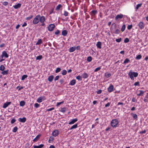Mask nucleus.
I'll return each instance as SVG.
<instances>
[{
  "mask_svg": "<svg viewBox=\"0 0 148 148\" xmlns=\"http://www.w3.org/2000/svg\"><path fill=\"white\" fill-rule=\"evenodd\" d=\"M138 74L137 72L132 71V70H130L128 74L129 77L132 80H134V77H136L138 76Z\"/></svg>",
  "mask_w": 148,
  "mask_h": 148,
  "instance_id": "nucleus-1",
  "label": "nucleus"
},
{
  "mask_svg": "<svg viewBox=\"0 0 148 148\" xmlns=\"http://www.w3.org/2000/svg\"><path fill=\"white\" fill-rule=\"evenodd\" d=\"M119 121L116 119H114L112 120L110 123L111 126L113 128H116L118 126Z\"/></svg>",
  "mask_w": 148,
  "mask_h": 148,
  "instance_id": "nucleus-2",
  "label": "nucleus"
},
{
  "mask_svg": "<svg viewBox=\"0 0 148 148\" xmlns=\"http://www.w3.org/2000/svg\"><path fill=\"white\" fill-rule=\"evenodd\" d=\"M42 18L40 15L38 14L36 16L33 21V23L34 24H36L38 23L39 21H40V19Z\"/></svg>",
  "mask_w": 148,
  "mask_h": 148,
  "instance_id": "nucleus-3",
  "label": "nucleus"
},
{
  "mask_svg": "<svg viewBox=\"0 0 148 148\" xmlns=\"http://www.w3.org/2000/svg\"><path fill=\"white\" fill-rule=\"evenodd\" d=\"M55 27L54 24H51L49 25L48 27V30L49 31H52Z\"/></svg>",
  "mask_w": 148,
  "mask_h": 148,
  "instance_id": "nucleus-4",
  "label": "nucleus"
},
{
  "mask_svg": "<svg viewBox=\"0 0 148 148\" xmlns=\"http://www.w3.org/2000/svg\"><path fill=\"white\" fill-rule=\"evenodd\" d=\"M46 99V98L45 96H41L37 99V101L38 103H40L42 102V101L45 100Z\"/></svg>",
  "mask_w": 148,
  "mask_h": 148,
  "instance_id": "nucleus-5",
  "label": "nucleus"
},
{
  "mask_svg": "<svg viewBox=\"0 0 148 148\" xmlns=\"http://www.w3.org/2000/svg\"><path fill=\"white\" fill-rule=\"evenodd\" d=\"M40 22L41 23V25L42 26H44L45 25V24L44 23V22L45 21V17L44 16H42L41 19H40Z\"/></svg>",
  "mask_w": 148,
  "mask_h": 148,
  "instance_id": "nucleus-6",
  "label": "nucleus"
},
{
  "mask_svg": "<svg viewBox=\"0 0 148 148\" xmlns=\"http://www.w3.org/2000/svg\"><path fill=\"white\" fill-rule=\"evenodd\" d=\"M138 26L139 28L140 29H142L144 27V25L142 21H140L138 24Z\"/></svg>",
  "mask_w": 148,
  "mask_h": 148,
  "instance_id": "nucleus-7",
  "label": "nucleus"
},
{
  "mask_svg": "<svg viewBox=\"0 0 148 148\" xmlns=\"http://www.w3.org/2000/svg\"><path fill=\"white\" fill-rule=\"evenodd\" d=\"M123 17V15L122 14H118L115 17V20L116 21L117 20L119 19L122 18Z\"/></svg>",
  "mask_w": 148,
  "mask_h": 148,
  "instance_id": "nucleus-8",
  "label": "nucleus"
},
{
  "mask_svg": "<svg viewBox=\"0 0 148 148\" xmlns=\"http://www.w3.org/2000/svg\"><path fill=\"white\" fill-rule=\"evenodd\" d=\"M112 26H114V28H116V25L115 23H113L112 24ZM115 29V30L114 31V33L115 34H119L120 32V30L118 29Z\"/></svg>",
  "mask_w": 148,
  "mask_h": 148,
  "instance_id": "nucleus-9",
  "label": "nucleus"
},
{
  "mask_svg": "<svg viewBox=\"0 0 148 148\" xmlns=\"http://www.w3.org/2000/svg\"><path fill=\"white\" fill-rule=\"evenodd\" d=\"M59 131L57 130H54L52 133V135L55 137L57 136L59 134Z\"/></svg>",
  "mask_w": 148,
  "mask_h": 148,
  "instance_id": "nucleus-10",
  "label": "nucleus"
},
{
  "mask_svg": "<svg viewBox=\"0 0 148 148\" xmlns=\"http://www.w3.org/2000/svg\"><path fill=\"white\" fill-rule=\"evenodd\" d=\"M114 89V86H113L112 85V84H111L110 86L108 88V91L110 92H111Z\"/></svg>",
  "mask_w": 148,
  "mask_h": 148,
  "instance_id": "nucleus-11",
  "label": "nucleus"
},
{
  "mask_svg": "<svg viewBox=\"0 0 148 148\" xmlns=\"http://www.w3.org/2000/svg\"><path fill=\"white\" fill-rule=\"evenodd\" d=\"M11 102H6L5 103L3 106V108H7L9 105L11 104Z\"/></svg>",
  "mask_w": 148,
  "mask_h": 148,
  "instance_id": "nucleus-12",
  "label": "nucleus"
},
{
  "mask_svg": "<svg viewBox=\"0 0 148 148\" xmlns=\"http://www.w3.org/2000/svg\"><path fill=\"white\" fill-rule=\"evenodd\" d=\"M78 119L77 118H76L75 119H73L71 120V121L69 122L68 123L69 125H71L74 124L75 122L77 121Z\"/></svg>",
  "mask_w": 148,
  "mask_h": 148,
  "instance_id": "nucleus-13",
  "label": "nucleus"
},
{
  "mask_svg": "<svg viewBox=\"0 0 148 148\" xmlns=\"http://www.w3.org/2000/svg\"><path fill=\"white\" fill-rule=\"evenodd\" d=\"M97 13V11L96 10H92L90 13V14L92 16H95Z\"/></svg>",
  "mask_w": 148,
  "mask_h": 148,
  "instance_id": "nucleus-14",
  "label": "nucleus"
},
{
  "mask_svg": "<svg viewBox=\"0 0 148 148\" xmlns=\"http://www.w3.org/2000/svg\"><path fill=\"white\" fill-rule=\"evenodd\" d=\"M18 121L19 122L24 123L26 121V118L24 117L22 118H19L18 119Z\"/></svg>",
  "mask_w": 148,
  "mask_h": 148,
  "instance_id": "nucleus-15",
  "label": "nucleus"
},
{
  "mask_svg": "<svg viewBox=\"0 0 148 148\" xmlns=\"http://www.w3.org/2000/svg\"><path fill=\"white\" fill-rule=\"evenodd\" d=\"M21 4L20 3H18L16 5L13 6V7L15 9H17L20 8L21 6Z\"/></svg>",
  "mask_w": 148,
  "mask_h": 148,
  "instance_id": "nucleus-16",
  "label": "nucleus"
},
{
  "mask_svg": "<svg viewBox=\"0 0 148 148\" xmlns=\"http://www.w3.org/2000/svg\"><path fill=\"white\" fill-rule=\"evenodd\" d=\"M44 146V145L41 144L38 146L34 145L33 146V147L34 148H42Z\"/></svg>",
  "mask_w": 148,
  "mask_h": 148,
  "instance_id": "nucleus-17",
  "label": "nucleus"
},
{
  "mask_svg": "<svg viewBox=\"0 0 148 148\" xmlns=\"http://www.w3.org/2000/svg\"><path fill=\"white\" fill-rule=\"evenodd\" d=\"M41 136V134H38V135H37L36 136L35 138L34 139V140H33V141L34 142H35L37 141L40 138Z\"/></svg>",
  "mask_w": 148,
  "mask_h": 148,
  "instance_id": "nucleus-18",
  "label": "nucleus"
},
{
  "mask_svg": "<svg viewBox=\"0 0 148 148\" xmlns=\"http://www.w3.org/2000/svg\"><path fill=\"white\" fill-rule=\"evenodd\" d=\"M76 83V80L74 79L70 81L69 85L71 86H73Z\"/></svg>",
  "mask_w": 148,
  "mask_h": 148,
  "instance_id": "nucleus-19",
  "label": "nucleus"
},
{
  "mask_svg": "<svg viewBox=\"0 0 148 148\" xmlns=\"http://www.w3.org/2000/svg\"><path fill=\"white\" fill-rule=\"evenodd\" d=\"M76 48L75 47H72L69 48V51L70 52H72L75 51Z\"/></svg>",
  "mask_w": 148,
  "mask_h": 148,
  "instance_id": "nucleus-20",
  "label": "nucleus"
},
{
  "mask_svg": "<svg viewBox=\"0 0 148 148\" xmlns=\"http://www.w3.org/2000/svg\"><path fill=\"white\" fill-rule=\"evenodd\" d=\"M111 76V73L108 72H106L105 73L104 76L107 78H108Z\"/></svg>",
  "mask_w": 148,
  "mask_h": 148,
  "instance_id": "nucleus-21",
  "label": "nucleus"
},
{
  "mask_svg": "<svg viewBox=\"0 0 148 148\" xmlns=\"http://www.w3.org/2000/svg\"><path fill=\"white\" fill-rule=\"evenodd\" d=\"M54 77V76L53 75H51L48 77V80L49 82H52L53 80Z\"/></svg>",
  "mask_w": 148,
  "mask_h": 148,
  "instance_id": "nucleus-22",
  "label": "nucleus"
},
{
  "mask_svg": "<svg viewBox=\"0 0 148 148\" xmlns=\"http://www.w3.org/2000/svg\"><path fill=\"white\" fill-rule=\"evenodd\" d=\"M101 42L99 41L97 42L96 46L98 48L101 49Z\"/></svg>",
  "mask_w": 148,
  "mask_h": 148,
  "instance_id": "nucleus-23",
  "label": "nucleus"
},
{
  "mask_svg": "<svg viewBox=\"0 0 148 148\" xmlns=\"http://www.w3.org/2000/svg\"><path fill=\"white\" fill-rule=\"evenodd\" d=\"M67 34V32L66 30H63L62 32V34L64 36H66Z\"/></svg>",
  "mask_w": 148,
  "mask_h": 148,
  "instance_id": "nucleus-24",
  "label": "nucleus"
},
{
  "mask_svg": "<svg viewBox=\"0 0 148 148\" xmlns=\"http://www.w3.org/2000/svg\"><path fill=\"white\" fill-rule=\"evenodd\" d=\"M9 70L8 69L7 70H5L2 71L1 72V73L3 74V75H7L8 73Z\"/></svg>",
  "mask_w": 148,
  "mask_h": 148,
  "instance_id": "nucleus-25",
  "label": "nucleus"
},
{
  "mask_svg": "<svg viewBox=\"0 0 148 148\" xmlns=\"http://www.w3.org/2000/svg\"><path fill=\"white\" fill-rule=\"evenodd\" d=\"M88 76V75L86 73H84L82 75V77L84 79L87 78Z\"/></svg>",
  "mask_w": 148,
  "mask_h": 148,
  "instance_id": "nucleus-26",
  "label": "nucleus"
},
{
  "mask_svg": "<svg viewBox=\"0 0 148 148\" xmlns=\"http://www.w3.org/2000/svg\"><path fill=\"white\" fill-rule=\"evenodd\" d=\"M25 102L24 101H21L20 102L19 104L21 106L23 107L25 106Z\"/></svg>",
  "mask_w": 148,
  "mask_h": 148,
  "instance_id": "nucleus-27",
  "label": "nucleus"
},
{
  "mask_svg": "<svg viewBox=\"0 0 148 148\" xmlns=\"http://www.w3.org/2000/svg\"><path fill=\"white\" fill-rule=\"evenodd\" d=\"M77 127V123L76 124L73 125L70 129V130H72L73 129H75Z\"/></svg>",
  "mask_w": 148,
  "mask_h": 148,
  "instance_id": "nucleus-28",
  "label": "nucleus"
},
{
  "mask_svg": "<svg viewBox=\"0 0 148 148\" xmlns=\"http://www.w3.org/2000/svg\"><path fill=\"white\" fill-rule=\"evenodd\" d=\"M142 5V3H141L140 4H138L136 5V11H137L139 8L141 7Z\"/></svg>",
  "mask_w": 148,
  "mask_h": 148,
  "instance_id": "nucleus-29",
  "label": "nucleus"
},
{
  "mask_svg": "<svg viewBox=\"0 0 148 148\" xmlns=\"http://www.w3.org/2000/svg\"><path fill=\"white\" fill-rule=\"evenodd\" d=\"M139 91L140 92L139 94H137V95L138 96H143L144 93V92L142 90H139Z\"/></svg>",
  "mask_w": 148,
  "mask_h": 148,
  "instance_id": "nucleus-30",
  "label": "nucleus"
},
{
  "mask_svg": "<svg viewBox=\"0 0 148 148\" xmlns=\"http://www.w3.org/2000/svg\"><path fill=\"white\" fill-rule=\"evenodd\" d=\"M3 54V55L4 57L6 58H7L8 57V55L7 52L5 51H3L2 52Z\"/></svg>",
  "mask_w": 148,
  "mask_h": 148,
  "instance_id": "nucleus-31",
  "label": "nucleus"
},
{
  "mask_svg": "<svg viewBox=\"0 0 148 148\" xmlns=\"http://www.w3.org/2000/svg\"><path fill=\"white\" fill-rule=\"evenodd\" d=\"M62 7V5L61 4H59L58 5L56 8V10H60V8H61Z\"/></svg>",
  "mask_w": 148,
  "mask_h": 148,
  "instance_id": "nucleus-32",
  "label": "nucleus"
},
{
  "mask_svg": "<svg viewBox=\"0 0 148 148\" xmlns=\"http://www.w3.org/2000/svg\"><path fill=\"white\" fill-rule=\"evenodd\" d=\"M131 114L132 115L133 118L134 119H136L137 118V116L136 114H134L133 113H131Z\"/></svg>",
  "mask_w": 148,
  "mask_h": 148,
  "instance_id": "nucleus-33",
  "label": "nucleus"
},
{
  "mask_svg": "<svg viewBox=\"0 0 148 148\" xmlns=\"http://www.w3.org/2000/svg\"><path fill=\"white\" fill-rule=\"evenodd\" d=\"M27 75H24L22 76L21 78V80H24L25 78H27Z\"/></svg>",
  "mask_w": 148,
  "mask_h": 148,
  "instance_id": "nucleus-34",
  "label": "nucleus"
},
{
  "mask_svg": "<svg viewBox=\"0 0 148 148\" xmlns=\"http://www.w3.org/2000/svg\"><path fill=\"white\" fill-rule=\"evenodd\" d=\"M42 42V40L41 39H39L36 43V45H40Z\"/></svg>",
  "mask_w": 148,
  "mask_h": 148,
  "instance_id": "nucleus-35",
  "label": "nucleus"
},
{
  "mask_svg": "<svg viewBox=\"0 0 148 148\" xmlns=\"http://www.w3.org/2000/svg\"><path fill=\"white\" fill-rule=\"evenodd\" d=\"M130 62V60L129 59L127 58L123 62V64H125L126 63H128V62Z\"/></svg>",
  "mask_w": 148,
  "mask_h": 148,
  "instance_id": "nucleus-36",
  "label": "nucleus"
},
{
  "mask_svg": "<svg viewBox=\"0 0 148 148\" xmlns=\"http://www.w3.org/2000/svg\"><path fill=\"white\" fill-rule=\"evenodd\" d=\"M43 58L42 55H39L36 57V60H41Z\"/></svg>",
  "mask_w": 148,
  "mask_h": 148,
  "instance_id": "nucleus-37",
  "label": "nucleus"
},
{
  "mask_svg": "<svg viewBox=\"0 0 148 148\" xmlns=\"http://www.w3.org/2000/svg\"><path fill=\"white\" fill-rule=\"evenodd\" d=\"M62 74L63 75H65L67 73V71L65 70H64L62 71Z\"/></svg>",
  "mask_w": 148,
  "mask_h": 148,
  "instance_id": "nucleus-38",
  "label": "nucleus"
},
{
  "mask_svg": "<svg viewBox=\"0 0 148 148\" xmlns=\"http://www.w3.org/2000/svg\"><path fill=\"white\" fill-rule=\"evenodd\" d=\"M92 57L90 56H89L87 58V60L88 62H91L92 61Z\"/></svg>",
  "mask_w": 148,
  "mask_h": 148,
  "instance_id": "nucleus-39",
  "label": "nucleus"
},
{
  "mask_svg": "<svg viewBox=\"0 0 148 148\" xmlns=\"http://www.w3.org/2000/svg\"><path fill=\"white\" fill-rule=\"evenodd\" d=\"M66 108L65 107H64V108H62L61 109V110H60V111L64 113L66 111Z\"/></svg>",
  "mask_w": 148,
  "mask_h": 148,
  "instance_id": "nucleus-40",
  "label": "nucleus"
},
{
  "mask_svg": "<svg viewBox=\"0 0 148 148\" xmlns=\"http://www.w3.org/2000/svg\"><path fill=\"white\" fill-rule=\"evenodd\" d=\"M5 69V67L3 65H1L0 66V70L3 71Z\"/></svg>",
  "mask_w": 148,
  "mask_h": 148,
  "instance_id": "nucleus-41",
  "label": "nucleus"
},
{
  "mask_svg": "<svg viewBox=\"0 0 148 148\" xmlns=\"http://www.w3.org/2000/svg\"><path fill=\"white\" fill-rule=\"evenodd\" d=\"M142 58V56L141 55H138L136 56V60H139L140 59Z\"/></svg>",
  "mask_w": 148,
  "mask_h": 148,
  "instance_id": "nucleus-42",
  "label": "nucleus"
},
{
  "mask_svg": "<svg viewBox=\"0 0 148 148\" xmlns=\"http://www.w3.org/2000/svg\"><path fill=\"white\" fill-rule=\"evenodd\" d=\"M17 130L18 127H17L16 126L13 128L12 130V132H17Z\"/></svg>",
  "mask_w": 148,
  "mask_h": 148,
  "instance_id": "nucleus-43",
  "label": "nucleus"
},
{
  "mask_svg": "<svg viewBox=\"0 0 148 148\" xmlns=\"http://www.w3.org/2000/svg\"><path fill=\"white\" fill-rule=\"evenodd\" d=\"M61 70V69L60 68L58 67L56 69V70L55 72L56 73H58L60 72Z\"/></svg>",
  "mask_w": 148,
  "mask_h": 148,
  "instance_id": "nucleus-44",
  "label": "nucleus"
},
{
  "mask_svg": "<svg viewBox=\"0 0 148 148\" xmlns=\"http://www.w3.org/2000/svg\"><path fill=\"white\" fill-rule=\"evenodd\" d=\"M101 69V67L100 66L96 68L94 71V72H97L99 71Z\"/></svg>",
  "mask_w": 148,
  "mask_h": 148,
  "instance_id": "nucleus-45",
  "label": "nucleus"
},
{
  "mask_svg": "<svg viewBox=\"0 0 148 148\" xmlns=\"http://www.w3.org/2000/svg\"><path fill=\"white\" fill-rule=\"evenodd\" d=\"M134 85L135 86H140L139 82H135L134 84Z\"/></svg>",
  "mask_w": 148,
  "mask_h": 148,
  "instance_id": "nucleus-46",
  "label": "nucleus"
},
{
  "mask_svg": "<svg viewBox=\"0 0 148 148\" xmlns=\"http://www.w3.org/2000/svg\"><path fill=\"white\" fill-rule=\"evenodd\" d=\"M69 14V12H68L64 11L63 14L65 16H68Z\"/></svg>",
  "mask_w": 148,
  "mask_h": 148,
  "instance_id": "nucleus-47",
  "label": "nucleus"
},
{
  "mask_svg": "<svg viewBox=\"0 0 148 148\" xmlns=\"http://www.w3.org/2000/svg\"><path fill=\"white\" fill-rule=\"evenodd\" d=\"M16 121V120L15 119L13 118L12 119L11 121V124L14 123Z\"/></svg>",
  "mask_w": 148,
  "mask_h": 148,
  "instance_id": "nucleus-48",
  "label": "nucleus"
},
{
  "mask_svg": "<svg viewBox=\"0 0 148 148\" xmlns=\"http://www.w3.org/2000/svg\"><path fill=\"white\" fill-rule=\"evenodd\" d=\"M33 17V15H31L30 16L27 17L26 18V19L27 20H30Z\"/></svg>",
  "mask_w": 148,
  "mask_h": 148,
  "instance_id": "nucleus-49",
  "label": "nucleus"
},
{
  "mask_svg": "<svg viewBox=\"0 0 148 148\" xmlns=\"http://www.w3.org/2000/svg\"><path fill=\"white\" fill-rule=\"evenodd\" d=\"M129 39L127 38H126L124 40V42L125 43H127L129 41Z\"/></svg>",
  "mask_w": 148,
  "mask_h": 148,
  "instance_id": "nucleus-50",
  "label": "nucleus"
},
{
  "mask_svg": "<svg viewBox=\"0 0 148 148\" xmlns=\"http://www.w3.org/2000/svg\"><path fill=\"white\" fill-rule=\"evenodd\" d=\"M125 25H123L122 27V28L121 29V31L122 32H123L125 30Z\"/></svg>",
  "mask_w": 148,
  "mask_h": 148,
  "instance_id": "nucleus-51",
  "label": "nucleus"
},
{
  "mask_svg": "<svg viewBox=\"0 0 148 148\" xmlns=\"http://www.w3.org/2000/svg\"><path fill=\"white\" fill-rule=\"evenodd\" d=\"M64 102V101H63L61 102L57 103V104H56V106H60V104L63 103Z\"/></svg>",
  "mask_w": 148,
  "mask_h": 148,
  "instance_id": "nucleus-52",
  "label": "nucleus"
},
{
  "mask_svg": "<svg viewBox=\"0 0 148 148\" xmlns=\"http://www.w3.org/2000/svg\"><path fill=\"white\" fill-rule=\"evenodd\" d=\"M54 33L56 35H58L60 34V32L59 30L58 29Z\"/></svg>",
  "mask_w": 148,
  "mask_h": 148,
  "instance_id": "nucleus-53",
  "label": "nucleus"
},
{
  "mask_svg": "<svg viewBox=\"0 0 148 148\" xmlns=\"http://www.w3.org/2000/svg\"><path fill=\"white\" fill-rule=\"evenodd\" d=\"M76 78L78 80H82V77L78 75L76 77Z\"/></svg>",
  "mask_w": 148,
  "mask_h": 148,
  "instance_id": "nucleus-54",
  "label": "nucleus"
},
{
  "mask_svg": "<svg viewBox=\"0 0 148 148\" xmlns=\"http://www.w3.org/2000/svg\"><path fill=\"white\" fill-rule=\"evenodd\" d=\"M40 105L38 103H36L34 104V107L36 108H37L39 107Z\"/></svg>",
  "mask_w": 148,
  "mask_h": 148,
  "instance_id": "nucleus-55",
  "label": "nucleus"
},
{
  "mask_svg": "<svg viewBox=\"0 0 148 148\" xmlns=\"http://www.w3.org/2000/svg\"><path fill=\"white\" fill-rule=\"evenodd\" d=\"M54 139V138L53 136H50L49 138V142L51 143V142L50 141H52Z\"/></svg>",
  "mask_w": 148,
  "mask_h": 148,
  "instance_id": "nucleus-56",
  "label": "nucleus"
},
{
  "mask_svg": "<svg viewBox=\"0 0 148 148\" xmlns=\"http://www.w3.org/2000/svg\"><path fill=\"white\" fill-rule=\"evenodd\" d=\"M59 82L60 83V84H62L64 82V79L62 78L60 79L59 80Z\"/></svg>",
  "mask_w": 148,
  "mask_h": 148,
  "instance_id": "nucleus-57",
  "label": "nucleus"
},
{
  "mask_svg": "<svg viewBox=\"0 0 148 148\" xmlns=\"http://www.w3.org/2000/svg\"><path fill=\"white\" fill-rule=\"evenodd\" d=\"M132 27V25H128L127 26V28L128 29L130 30V29Z\"/></svg>",
  "mask_w": 148,
  "mask_h": 148,
  "instance_id": "nucleus-58",
  "label": "nucleus"
},
{
  "mask_svg": "<svg viewBox=\"0 0 148 148\" xmlns=\"http://www.w3.org/2000/svg\"><path fill=\"white\" fill-rule=\"evenodd\" d=\"M121 38H119L116 39V42H119L121 41Z\"/></svg>",
  "mask_w": 148,
  "mask_h": 148,
  "instance_id": "nucleus-59",
  "label": "nucleus"
},
{
  "mask_svg": "<svg viewBox=\"0 0 148 148\" xmlns=\"http://www.w3.org/2000/svg\"><path fill=\"white\" fill-rule=\"evenodd\" d=\"M8 3L6 1L4 2L3 3V4L5 6L7 5H8Z\"/></svg>",
  "mask_w": 148,
  "mask_h": 148,
  "instance_id": "nucleus-60",
  "label": "nucleus"
},
{
  "mask_svg": "<svg viewBox=\"0 0 148 148\" xmlns=\"http://www.w3.org/2000/svg\"><path fill=\"white\" fill-rule=\"evenodd\" d=\"M59 78V75H57L54 78V81H56L57 80H58Z\"/></svg>",
  "mask_w": 148,
  "mask_h": 148,
  "instance_id": "nucleus-61",
  "label": "nucleus"
},
{
  "mask_svg": "<svg viewBox=\"0 0 148 148\" xmlns=\"http://www.w3.org/2000/svg\"><path fill=\"white\" fill-rule=\"evenodd\" d=\"M54 108H55L54 107H53V108L47 109V110L48 111H51L54 110Z\"/></svg>",
  "mask_w": 148,
  "mask_h": 148,
  "instance_id": "nucleus-62",
  "label": "nucleus"
},
{
  "mask_svg": "<svg viewBox=\"0 0 148 148\" xmlns=\"http://www.w3.org/2000/svg\"><path fill=\"white\" fill-rule=\"evenodd\" d=\"M146 130H145L143 131H140L139 132V133L140 134H145L146 132Z\"/></svg>",
  "mask_w": 148,
  "mask_h": 148,
  "instance_id": "nucleus-63",
  "label": "nucleus"
},
{
  "mask_svg": "<svg viewBox=\"0 0 148 148\" xmlns=\"http://www.w3.org/2000/svg\"><path fill=\"white\" fill-rule=\"evenodd\" d=\"M75 48L77 50H80V47L79 45L77 46Z\"/></svg>",
  "mask_w": 148,
  "mask_h": 148,
  "instance_id": "nucleus-64",
  "label": "nucleus"
}]
</instances>
